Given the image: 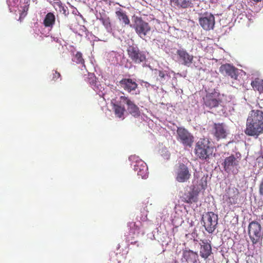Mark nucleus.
<instances>
[{"mask_svg": "<svg viewBox=\"0 0 263 263\" xmlns=\"http://www.w3.org/2000/svg\"><path fill=\"white\" fill-rule=\"evenodd\" d=\"M245 133L249 136L258 137L263 134V111L260 110L251 111L247 119Z\"/></svg>", "mask_w": 263, "mask_h": 263, "instance_id": "nucleus-1", "label": "nucleus"}, {"mask_svg": "<svg viewBox=\"0 0 263 263\" xmlns=\"http://www.w3.org/2000/svg\"><path fill=\"white\" fill-rule=\"evenodd\" d=\"M214 146L208 138H200L195 144V154L201 160L209 161L214 156Z\"/></svg>", "mask_w": 263, "mask_h": 263, "instance_id": "nucleus-2", "label": "nucleus"}, {"mask_svg": "<svg viewBox=\"0 0 263 263\" xmlns=\"http://www.w3.org/2000/svg\"><path fill=\"white\" fill-rule=\"evenodd\" d=\"M248 235L253 246L262 244L263 231L261 224L256 221H252L248 226Z\"/></svg>", "mask_w": 263, "mask_h": 263, "instance_id": "nucleus-3", "label": "nucleus"}, {"mask_svg": "<svg viewBox=\"0 0 263 263\" xmlns=\"http://www.w3.org/2000/svg\"><path fill=\"white\" fill-rule=\"evenodd\" d=\"M203 105L209 109L217 108L221 105L222 100L219 92H207L203 97Z\"/></svg>", "mask_w": 263, "mask_h": 263, "instance_id": "nucleus-4", "label": "nucleus"}, {"mask_svg": "<svg viewBox=\"0 0 263 263\" xmlns=\"http://www.w3.org/2000/svg\"><path fill=\"white\" fill-rule=\"evenodd\" d=\"M133 28L136 33L141 37H145L151 31V27L149 24L144 21L142 17L136 16L134 18Z\"/></svg>", "mask_w": 263, "mask_h": 263, "instance_id": "nucleus-5", "label": "nucleus"}, {"mask_svg": "<svg viewBox=\"0 0 263 263\" xmlns=\"http://www.w3.org/2000/svg\"><path fill=\"white\" fill-rule=\"evenodd\" d=\"M218 215L213 212H208L202 217L203 226L209 233H212L216 229L218 223Z\"/></svg>", "mask_w": 263, "mask_h": 263, "instance_id": "nucleus-6", "label": "nucleus"}, {"mask_svg": "<svg viewBox=\"0 0 263 263\" xmlns=\"http://www.w3.org/2000/svg\"><path fill=\"white\" fill-rule=\"evenodd\" d=\"M127 52L128 57L135 64H140L146 61L145 53L141 51L137 46H129Z\"/></svg>", "mask_w": 263, "mask_h": 263, "instance_id": "nucleus-7", "label": "nucleus"}, {"mask_svg": "<svg viewBox=\"0 0 263 263\" xmlns=\"http://www.w3.org/2000/svg\"><path fill=\"white\" fill-rule=\"evenodd\" d=\"M177 139L185 147H191L194 141L193 135L184 127H179L177 131Z\"/></svg>", "mask_w": 263, "mask_h": 263, "instance_id": "nucleus-8", "label": "nucleus"}, {"mask_svg": "<svg viewBox=\"0 0 263 263\" xmlns=\"http://www.w3.org/2000/svg\"><path fill=\"white\" fill-rule=\"evenodd\" d=\"M176 180L179 182L183 183L188 181L191 174L189 168L183 163H179L175 169Z\"/></svg>", "mask_w": 263, "mask_h": 263, "instance_id": "nucleus-9", "label": "nucleus"}, {"mask_svg": "<svg viewBox=\"0 0 263 263\" xmlns=\"http://www.w3.org/2000/svg\"><path fill=\"white\" fill-rule=\"evenodd\" d=\"M211 132L217 140L226 139L229 134L228 127L224 123H214Z\"/></svg>", "mask_w": 263, "mask_h": 263, "instance_id": "nucleus-10", "label": "nucleus"}, {"mask_svg": "<svg viewBox=\"0 0 263 263\" xmlns=\"http://www.w3.org/2000/svg\"><path fill=\"white\" fill-rule=\"evenodd\" d=\"M199 23L205 30L213 29L215 23V17L212 13L206 12L199 18Z\"/></svg>", "mask_w": 263, "mask_h": 263, "instance_id": "nucleus-11", "label": "nucleus"}, {"mask_svg": "<svg viewBox=\"0 0 263 263\" xmlns=\"http://www.w3.org/2000/svg\"><path fill=\"white\" fill-rule=\"evenodd\" d=\"M119 84L121 88L128 93H139V91L137 92L138 89V84L136 81L130 78H124L119 81Z\"/></svg>", "mask_w": 263, "mask_h": 263, "instance_id": "nucleus-12", "label": "nucleus"}, {"mask_svg": "<svg viewBox=\"0 0 263 263\" xmlns=\"http://www.w3.org/2000/svg\"><path fill=\"white\" fill-rule=\"evenodd\" d=\"M121 101L127 105V109L132 116L138 118L140 116L139 107L132 101L128 97L121 96L120 97Z\"/></svg>", "mask_w": 263, "mask_h": 263, "instance_id": "nucleus-13", "label": "nucleus"}, {"mask_svg": "<svg viewBox=\"0 0 263 263\" xmlns=\"http://www.w3.org/2000/svg\"><path fill=\"white\" fill-rule=\"evenodd\" d=\"M219 71L225 76H229L234 80L237 79L238 76V69L232 65L230 64L221 65L219 68Z\"/></svg>", "mask_w": 263, "mask_h": 263, "instance_id": "nucleus-14", "label": "nucleus"}, {"mask_svg": "<svg viewBox=\"0 0 263 263\" xmlns=\"http://www.w3.org/2000/svg\"><path fill=\"white\" fill-rule=\"evenodd\" d=\"M239 165V161L233 155L226 157L222 163L224 170L227 173L232 172L234 168H236Z\"/></svg>", "mask_w": 263, "mask_h": 263, "instance_id": "nucleus-15", "label": "nucleus"}, {"mask_svg": "<svg viewBox=\"0 0 263 263\" xmlns=\"http://www.w3.org/2000/svg\"><path fill=\"white\" fill-rule=\"evenodd\" d=\"M134 170L137 172V175L142 179L148 176V168L146 164L142 160L137 161L134 165Z\"/></svg>", "mask_w": 263, "mask_h": 263, "instance_id": "nucleus-16", "label": "nucleus"}, {"mask_svg": "<svg viewBox=\"0 0 263 263\" xmlns=\"http://www.w3.org/2000/svg\"><path fill=\"white\" fill-rule=\"evenodd\" d=\"M200 243V256L204 259H207L212 253V247L207 240H201Z\"/></svg>", "mask_w": 263, "mask_h": 263, "instance_id": "nucleus-17", "label": "nucleus"}, {"mask_svg": "<svg viewBox=\"0 0 263 263\" xmlns=\"http://www.w3.org/2000/svg\"><path fill=\"white\" fill-rule=\"evenodd\" d=\"M177 54L180 60L182 61V64L189 66L193 62V56L190 55L184 49H179Z\"/></svg>", "mask_w": 263, "mask_h": 263, "instance_id": "nucleus-18", "label": "nucleus"}, {"mask_svg": "<svg viewBox=\"0 0 263 263\" xmlns=\"http://www.w3.org/2000/svg\"><path fill=\"white\" fill-rule=\"evenodd\" d=\"M182 256L187 263H196L198 260L197 252L192 250H184Z\"/></svg>", "mask_w": 263, "mask_h": 263, "instance_id": "nucleus-19", "label": "nucleus"}, {"mask_svg": "<svg viewBox=\"0 0 263 263\" xmlns=\"http://www.w3.org/2000/svg\"><path fill=\"white\" fill-rule=\"evenodd\" d=\"M124 104V103H123V102L121 101V99H119V100L116 101L113 105L115 115L119 118L123 117L125 111V108L123 105Z\"/></svg>", "mask_w": 263, "mask_h": 263, "instance_id": "nucleus-20", "label": "nucleus"}, {"mask_svg": "<svg viewBox=\"0 0 263 263\" xmlns=\"http://www.w3.org/2000/svg\"><path fill=\"white\" fill-rule=\"evenodd\" d=\"M116 16L118 19L125 25H129L130 24V20L128 16L127 15L125 11L121 8H118L116 11Z\"/></svg>", "mask_w": 263, "mask_h": 263, "instance_id": "nucleus-21", "label": "nucleus"}, {"mask_svg": "<svg viewBox=\"0 0 263 263\" xmlns=\"http://www.w3.org/2000/svg\"><path fill=\"white\" fill-rule=\"evenodd\" d=\"M175 5L181 8L192 7L193 5L192 0H171Z\"/></svg>", "mask_w": 263, "mask_h": 263, "instance_id": "nucleus-22", "label": "nucleus"}, {"mask_svg": "<svg viewBox=\"0 0 263 263\" xmlns=\"http://www.w3.org/2000/svg\"><path fill=\"white\" fill-rule=\"evenodd\" d=\"M55 17L54 15L51 13H48L44 20V25L46 27H52L55 23Z\"/></svg>", "mask_w": 263, "mask_h": 263, "instance_id": "nucleus-23", "label": "nucleus"}, {"mask_svg": "<svg viewBox=\"0 0 263 263\" xmlns=\"http://www.w3.org/2000/svg\"><path fill=\"white\" fill-rule=\"evenodd\" d=\"M251 84L254 90L258 91L260 93H263V80L256 78L251 82Z\"/></svg>", "mask_w": 263, "mask_h": 263, "instance_id": "nucleus-24", "label": "nucleus"}, {"mask_svg": "<svg viewBox=\"0 0 263 263\" xmlns=\"http://www.w3.org/2000/svg\"><path fill=\"white\" fill-rule=\"evenodd\" d=\"M184 201L187 203H192L197 201V198L193 191L188 192L183 196Z\"/></svg>", "mask_w": 263, "mask_h": 263, "instance_id": "nucleus-25", "label": "nucleus"}, {"mask_svg": "<svg viewBox=\"0 0 263 263\" xmlns=\"http://www.w3.org/2000/svg\"><path fill=\"white\" fill-rule=\"evenodd\" d=\"M54 7H58L60 12H62L65 16L69 14L68 10L67 7L62 4L60 1H58L54 3Z\"/></svg>", "mask_w": 263, "mask_h": 263, "instance_id": "nucleus-26", "label": "nucleus"}, {"mask_svg": "<svg viewBox=\"0 0 263 263\" xmlns=\"http://www.w3.org/2000/svg\"><path fill=\"white\" fill-rule=\"evenodd\" d=\"M72 61L77 64H81L83 66L84 65V60L82 57V54L80 52H77L72 58Z\"/></svg>", "mask_w": 263, "mask_h": 263, "instance_id": "nucleus-27", "label": "nucleus"}, {"mask_svg": "<svg viewBox=\"0 0 263 263\" xmlns=\"http://www.w3.org/2000/svg\"><path fill=\"white\" fill-rule=\"evenodd\" d=\"M99 19L107 29L111 28V23L109 17L101 16Z\"/></svg>", "mask_w": 263, "mask_h": 263, "instance_id": "nucleus-28", "label": "nucleus"}, {"mask_svg": "<svg viewBox=\"0 0 263 263\" xmlns=\"http://www.w3.org/2000/svg\"><path fill=\"white\" fill-rule=\"evenodd\" d=\"M128 227L130 228V232L133 234H135L136 233H139V231L140 229L139 227H138L135 222H129Z\"/></svg>", "mask_w": 263, "mask_h": 263, "instance_id": "nucleus-29", "label": "nucleus"}, {"mask_svg": "<svg viewBox=\"0 0 263 263\" xmlns=\"http://www.w3.org/2000/svg\"><path fill=\"white\" fill-rule=\"evenodd\" d=\"M87 82L91 86L95 85L96 83V78L95 76L92 73L89 74Z\"/></svg>", "mask_w": 263, "mask_h": 263, "instance_id": "nucleus-30", "label": "nucleus"}, {"mask_svg": "<svg viewBox=\"0 0 263 263\" xmlns=\"http://www.w3.org/2000/svg\"><path fill=\"white\" fill-rule=\"evenodd\" d=\"M236 191L237 192V194L236 195V196H234L233 197H229V202L230 203V204H235L236 203H237V197H238V192L237 191V190H236Z\"/></svg>", "mask_w": 263, "mask_h": 263, "instance_id": "nucleus-31", "label": "nucleus"}, {"mask_svg": "<svg viewBox=\"0 0 263 263\" xmlns=\"http://www.w3.org/2000/svg\"><path fill=\"white\" fill-rule=\"evenodd\" d=\"M158 75L160 77V81H163L165 79V77L167 76V73L165 71L159 70L158 71Z\"/></svg>", "mask_w": 263, "mask_h": 263, "instance_id": "nucleus-32", "label": "nucleus"}, {"mask_svg": "<svg viewBox=\"0 0 263 263\" xmlns=\"http://www.w3.org/2000/svg\"><path fill=\"white\" fill-rule=\"evenodd\" d=\"M61 77V74L59 72L57 71H55L53 73L52 80L54 81H57L58 79Z\"/></svg>", "mask_w": 263, "mask_h": 263, "instance_id": "nucleus-33", "label": "nucleus"}, {"mask_svg": "<svg viewBox=\"0 0 263 263\" xmlns=\"http://www.w3.org/2000/svg\"><path fill=\"white\" fill-rule=\"evenodd\" d=\"M28 3H29V0H27V1L26 2V5L25 6H24V7H23V11L24 12H27L28 10L29 6V4Z\"/></svg>", "mask_w": 263, "mask_h": 263, "instance_id": "nucleus-34", "label": "nucleus"}, {"mask_svg": "<svg viewBox=\"0 0 263 263\" xmlns=\"http://www.w3.org/2000/svg\"><path fill=\"white\" fill-rule=\"evenodd\" d=\"M166 263H178L176 259H173L172 260L167 261Z\"/></svg>", "mask_w": 263, "mask_h": 263, "instance_id": "nucleus-35", "label": "nucleus"}, {"mask_svg": "<svg viewBox=\"0 0 263 263\" xmlns=\"http://www.w3.org/2000/svg\"><path fill=\"white\" fill-rule=\"evenodd\" d=\"M144 83L145 84V86L146 87H148V86H149L150 85V84L146 82H144Z\"/></svg>", "mask_w": 263, "mask_h": 263, "instance_id": "nucleus-36", "label": "nucleus"}, {"mask_svg": "<svg viewBox=\"0 0 263 263\" xmlns=\"http://www.w3.org/2000/svg\"><path fill=\"white\" fill-rule=\"evenodd\" d=\"M137 241H132L131 242V244H136L137 243Z\"/></svg>", "mask_w": 263, "mask_h": 263, "instance_id": "nucleus-37", "label": "nucleus"}, {"mask_svg": "<svg viewBox=\"0 0 263 263\" xmlns=\"http://www.w3.org/2000/svg\"><path fill=\"white\" fill-rule=\"evenodd\" d=\"M23 14V13H22V14H21V15H20V19L22 17V16Z\"/></svg>", "mask_w": 263, "mask_h": 263, "instance_id": "nucleus-38", "label": "nucleus"}]
</instances>
